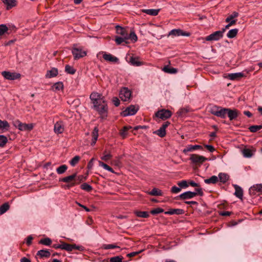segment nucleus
<instances>
[{
  "instance_id": "obj_36",
  "label": "nucleus",
  "mask_w": 262,
  "mask_h": 262,
  "mask_svg": "<svg viewBox=\"0 0 262 262\" xmlns=\"http://www.w3.org/2000/svg\"><path fill=\"white\" fill-rule=\"evenodd\" d=\"M219 181L218 177L215 176H212L209 179H205L204 182L206 184H215Z\"/></svg>"
},
{
  "instance_id": "obj_18",
  "label": "nucleus",
  "mask_w": 262,
  "mask_h": 262,
  "mask_svg": "<svg viewBox=\"0 0 262 262\" xmlns=\"http://www.w3.org/2000/svg\"><path fill=\"white\" fill-rule=\"evenodd\" d=\"M116 33L120 35L121 36L120 37H127V31H126V30L120 26H117L116 27Z\"/></svg>"
},
{
  "instance_id": "obj_61",
  "label": "nucleus",
  "mask_w": 262,
  "mask_h": 262,
  "mask_svg": "<svg viewBox=\"0 0 262 262\" xmlns=\"http://www.w3.org/2000/svg\"><path fill=\"white\" fill-rule=\"evenodd\" d=\"M12 124L15 127L18 128V129H19L20 127L21 122L19 120L16 119L13 121Z\"/></svg>"
},
{
  "instance_id": "obj_45",
  "label": "nucleus",
  "mask_w": 262,
  "mask_h": 262,
  "mask_svg": "<svg viewBox=\"0 0 262 262\" xmlns=\"http://www.w3.org/2000/svg\"><path fill=\"white\" fill-rule=\"evenodd\" d=\"M9 205L8 203H4L0 207V214L5 213L9 209Z\"/></svg>"
},
{
  "instance_id": "obj_44",
  "label": "nucleus",
  "mask_w": 262,
  "mask_h": 262,
  "mask_svg": "<svg viewBox=\"0 0 262 262\" xmlns=\"http://www.w3.org/2000/svg\"><path fill=\"white\" fill-rule=\"evenodd\" d=\"M68 166L66 165H62L56 169V172L58 174H61L66 171Z\"/></svg>"
},
{
  "instance_id": "obj_8",
  "label": "nucleus",
  "mask_w": 262,
  "mask_h": 262,
  "mask_svg": "<svg viewBox=\"0 0 262 262\" xmlns=\"http://www.w3.org/2000/svg\"><path fill=\"white\" fill-rule=\"evenodd\" d=\"M3 76L7 80H14L19 79L20 77V74L16 73H12L8 71H3L2 73Z\"/></svg>"
},
{
  "instance_id": "obj_15",
  "label": "nucleus",
  "mask_w": 262,
  "mask_h": 262,
  "mask_svg": "<svg viewBox=\"0 0 262 262\" xmlns=\"http://www.w3.org/2000/svg\"><path fill=\"white\" fill-rule=\"evenodd\" d=\"M202 146L199 145H188L183 150V152L186 154L188 152H190L198 149H202Z\"/></svg>"
},
{
  "instance_id": "obj_27",
  "label": "nucleus",
  "mask_w": 262,
  "mask_h": 262,
  "mask_svg": "<svg viewBox=\"0 0 262 262\" xmlns=\"http://www.w3.org/2000/svg\"><path fill=\"white\" fill-rule=\"evenodd\" d=\"M160 9H142L141 11L143 13H145L147 14L151 15V16H156L158 14L159 12Z\"/></svg>"
},
{
  "instance_id": "obj_51",
  "label": "nucleus",
  "mask_w": 262,
  "mask_h": 262,
  "mask_svg": "<svg viewBox=\"0 0 262 262\" xmlns=\"http://www.w3.org/2000/svg\"><path fill=\"white\" fill-rule=\"evenodd\" d=\"M7 138L4 135H0V147H3L7 143Z\"/></svg>"
},
{
  "instance_id": "obj_47",
  "label": "nucleus",
  "mask_w": 262,
  "mask_h": 262,
  "mask_svg": "<svg viewBox=\"0 0 262 262\" xmlns=\"http://www.w3.org/2000/svg\"><path fill=\"white\" fill-rule=\"evenodd\" d=\"M63 87V84L61 82H58L55 83L52 86V89L54 91H59L62 90Z\"/></svg>"
},
{
  "instance_id": "obj_43",
  "label": "nucleus",
  "mask_w": 262,
  "mask_h": 262,
  "mask_svg": "<svg viewBox=\"0 0 262 262\" xmlns=\"http://www.w3.org/2000/svg\"><path fill=\"white\" fill-rule=\"evenodd\" d=\"M99 165L102 167H103L105 170H108V171L111 172L112 173H114V171L113 169L112 168H111L110 166H109L106 164L103 163L101 161H99Z\"/></svg>"
},
{
  "instance_id": "obj_6",
  "label": "nucleus",
  "mask_w": 262,
  "mask_h": 262,
  "mask_svg": "<svg viewBox=\"0 0 262 262\" xmlns=\"http://www.w3.org/2000/svg\"><path fill=\"white\" fill-rule=\"evenodd\" d=\"M155 115L157 117L162 120H166L171 116L172 113L171 111L168 110L162 109L157 112Z\"/></svg>"
},
{
  "instance_id": "obj_7",
  "label": "nucleus",
  "mask_w": 262,
  "mask_h": 262,
  "mask_svg": "<svg viewBox=\"0 0 262 262\" xmlns=\"http://www.w3.org/2000/svg\"><path fill=\"white\" fill-rule=\"evenodd\" d=\"M61 249L65 250L69 252L72 251L73 250L82 251L83 250V247L81 246H76L75 244L71 245L62 242Z\"/></svg>"
},
{
  "instance_id": "obj_11",
  "label": "nucleus",
  "mask_w": 262,
  "mask_h": 262,
  "mask_svg": "<svg viewBox=\"0 0 262 262\" xmlns=\"http://www.w3.org/2000/svg\"><path fill=\"white\" fill-rule=\"evenodd\" d=\"M168 35L173 36H190V33L184 32L181 29H173L169 32Z\"/></svg>"
},
{
  "instance_id": "obj_56",
  "label": "nucleus",
  "mask_w": 262,
  "mask_h": 262,
  "mask_svg": "<svg viewBox=\"0 0 262 262\" xmlns=\"http://www.w3.org/2000/svg\"><path fill=\"white\" fill-rule=\"evenodd\" d=\"M123 257L121 256H117L111 257L110 259V262H122Z\"/></svg>"
},
{
  "instance_id": "obj_10",
  "label": "nucleus",
  "mask_w": 262,
  "mask_h": 262,
  "mask_svg": "<svg viewBox=\"0 0 262 262\" xmlns=\"http://www.w3.org/2000/svg\"><path fill=\"white\" fill-rule=\"evenodd\" d=\"M138 110V107H136L134 105H130L127 107L124 111H123L121 114L124 117L134 115L137 113Z\"/></svg>"
},
{
  "instance_id": "obj_49",
  "label": "nucleus",
  "mask_w": 262,
  "mask_h": 262,
  "mask_svg": "<svg viewBox=\"0 0 262 262\" xmlns=\"http://www.w3.org/2000/svg\"><path fill=\"white\" fill-rule=\"evenodd\" d=\"M65 71L67 73L72 75L74 74L76 72V70L74 69V68L69 64L66 66Z\"/></svg>"
},
{
  "instance_id": "obj_31",
  "label": "nucleus",
  "mask_w": 262,
  "mask_h": 262,
  "mask_svg": "<svg viewBox=\"0 0 262 262\" xmlns=\"http://www.w3.org/2000/svg\"><path fill=\"white\" fill-rule=\"evenodd\" d=\"M8 31L9 29L6 25H0V38L6 34H9Z\"/></svg>"
},
{
  "instance_id": "obj_48",
  "label": "nucleus",
  "mask_w": 262,
  "mask_h": 262,
  "mask_svg": "<svg viewBox=\"0 0 262 262\" xmlns=\"http://www.w3.org/2000/svg\"><path fill=\"white\" fill-rule=\"evenodd\" d=\"M80 188L82 190L86 191L88 192H90L93 189L92 187L90 185L86 183H84L81 184L80 186Z\"/></svg>"
},
{
  "instance_id": "obj_35",
  "label": "nucleus",
  "mask_w": 262,
  "mask_h": 262,
  "mask_svg": "<svg viewBox=\"0 0 262 262\" xmlns=\"http://www.w3.org/2000/svg\"><path fill=\"white\" fill-rule=\"evenodd\" d=\"M249 191L250 193H251L252 191H256V192L262 193V184L253 185L250 188Z\"/></svg>"
},
{
  "instance_id": "obj_20",
  "label": "nucleus",
  "mask_w": 262,
  "mask_h": 262,
  "mask_svg": "<svg viewBox=\"0 0 262 262\" xmlns=\"http://www.w3.org/2000/svg\"><path fill=\"white\" fill-rule=\"evenodd\" d=\"M129 62L130 64L134 66H141L144 64V62L139 61V58L138 57L132 56L130 58Z\"/></svg>"
},
{
  "instance_id": "obj_60",
  "label": "nucleus",
  "mask_w": 262,
  "mask_h": 262,
  "mask_svg": "<svg viewBox=\"0 0 262 262\" xmlns=\"http://www.w3.org/2000/svg\"><path fill=\"white\" fill-rule=\"evenodd\" d=\"M181 190V188L179 187H178L176 186H173L172 187L171 189V192L173 193H178L180 192Z\"/></svg>"
},
{
  "instance_id": "obj_55",
  "label": "nucleus",
  "mask_w": 262,
  "mask_h": 262,
  "mask_svg": "<svg viewBox=\"0 0 262 262\" xmlns=\"http://www.w3.org/2000/svg\"><path fill=\"white\" fill-rule=\"evenodd\" d=\"M102 248L104 249L107 250L111 249L120 248V247L114 244H105L103 245Z\"/></svg>"
},
{
  "instance_id": "obj_40",
  "label": "nucleus",
  "mask_w": 262,
  "mask_h": 262,
  "mask_svg": "<svg viewBox=\"0 0 262 262\" xmlns=\"http://www.w3.org/2000/svg\"><path fill=\"white\" fill-rule=\"evenodd\" d=\"M115 41L117 45H120L123 42L127 43V38L120 36H116L115 38Z\"/></svg>"
},
{
  "instance_id": "obj_28",
  "label": "nucleus",
  "mask_w": 262,
  "mask_h": 262,
  "mask_svg": "<svg viewBox=\"0 0 262 262\" xmlns=\"http://www.w3.org/2000/svg\"><path fill=\"white\" fill-rule=\"evenodd\" d=\"M37 255L41 258H48L50 256L51 253L48 250H40L37 252Z\"/></svg>"
},
{
  "instance_id": "obj_37",
  "label": "nucleus",
  "mask_w": 262,
  "mask_h": 262,
  "mask_svg": "<svg viewBox=\"0 0 262 262\" xmlns=\"http://www.w3.org/2000/svg\"><path fill=\"white\" fill-rule=\"evenodd\" d=\"M148 194L152 196H162L163 193L161 190L154 188L151 191L148 192Z\"/></svg>"
},
{
  "instance_id": "obj_26",
  "label": "nucleus",
  "mask_w": 262,
  "mask_h": 262,
  "mask_svg": "<svg viewBox=\"0 0 262 262\" xmlns=\"http://www.w3.org/2000/svg\"><path fill=\"white\" fill-rule=\"evenodd\" d=\"M3 2L7 5V9L9 10L12 7L15 6L17 4L16 0H2Z\"/></svg>"
},
{
  "instance_id": "obj_63",
  "label": "nucleus",
  "mask_w": 262,
  "mask_h": 262,
  "mask_svg": "<svg viewBox=\"0 0 262 262\" xmlns=\"http://www.w3.org/2000/svg\"><path fill=\"white\" fill-rule=\"evenodd\" d=\"M194 192L196 193V195H199L200 196H203L204 194L203 190L201 188H196Z\"/></svg>"
},
{
  "instance_id": "obj_24",
  "label": "nucleus",
  "mask_w": 262,
  "mask_h": 262,
  "mask_svg": "<svg viewBox=\"0 0 262 262\" xmlns=\"http://www.w3.org/2000/svg\"><path fill=\"white\" fill-rule=\"evenodd\" d=\"M34 125L32 123L26 124L21 123L19 130L21 131H30L33 128Z\"/></svg>"
},
{
  "instance_id": "obj_19",
  "label": "nucleus",
  "mask_w": 262,
  "mask_h": 262,
  "mask_svg": "<svg viewBox=\"0 0 262 262\" xmlns=\"http://www.w3.org/2000/svg\"><path fill=\"white\" fill-rule=\"evenodd\" d=\"M184 210L182 209H170L168 211L165 212V214L181 215L184 214Z\"/></svg>"
},
{
  "instance_id": "obj_22",
  "label": "nucleus",
  "mask_w": 262,
  "mask_h": 262,
  "mask_svg": "<svg viewBox=\"0 0 262 262\" xmlns=\"http://www.w3.org/2000/svg\"><path fill=\"white\" fill-rule=\"evenodd\" d=\"M98 128L95 127L92 133V139L91 145L93 146L95 144L98 137Z\"/></svg>"
},
{
  "instance_id": "obj_3",
  "label": "nucleus",
  "mask_w": 262,
  "mask_h": 262,
  "mask_svg": "<svg viewBox=\"0 0 262 262\" xmlns=\"http://www.w3.org/2000/svg\"><path fill=\"white\" fill-rule=\"evenodd\" d=\"M227 108L215 107L211 110V114L221 118H225L227 115Z\"/></svg>"
},
{
  "instance_id": "obj_21",
  "label": "nucleus",
  "mask_w": 262,
  "mask_h": 262,
  "mask_svg": "<svg viewBox=\"0 0 262 262\" xmlns=\"http://www.w3.org/2000/svg\"><path fill=\"white\" fill-rule=\"evenodd\" d=\"M255 150L254 149L244 148L242 150V153L244 157L251 158L255 152Z\"/></svg>"
},
{
  "instance_id": "obj_54",
  "label": "nucleus",
  "mask_w": 262,
  "mask_h": 262,
  "mask_svg": "<svg viewBox=\"0 0 262 262\" xmlns=\"http://www.w3.org/2000/svg\"><path fill=\"white\" fill-rule=\"evenodd\" d=\"M80 157L78 156H75L72 160L70 161V163L72 166H75L80 160Z\"/></svg>"
},
{
  "instance_id": "obj_17",
  "label": "nucleus",
  "mask_w": 262,
  "mask_h": 262,
  "mask_svg": "<svg viewBox=\"0 0 262 262\" xmlns=\"http://www.w3.org/2000/svg\"><path fill=\"white\" fill-rule=\"evenodd\" d=\"M10 129V124L6 120H0V130H2V133L8 131Z\"/></svg>"
},
{
  "instance_id": "obj_12",
  "label": "nucleus",
  "mask_w": 262,
  "mask_h": 262,
  "mask_svg": "<svg viewBox=\"0 0 262 262\" xmlns=\"http://www.w3.org/2000/svg\"><path fill=\"white\" fill-rule=\"evenodd\" d=\"M222 38L221 33L217 31L206 36L205 40L206 41H217Z\"/></svg>"
},
{
  "instance_id": "obj_42",
  "label": "nucleus",
  "mask_w": 262,
  "mask_h": 262,
  "mask_svg": "<svg viewBox=\"0 0 262 262\" xmlns=\"http://www.w3.org/2000/svg\"><path fill=\"white\" fill-rule=\"evenodd\" d=\"M136 216L139 217L147 218L149 217V213L147 211H136L135 212Z\"/></svg>"
},
{
  "instance_id": "obj_50",
  "label": "nucleus",
  "mask_w": 262,
  "mask_h": 262,
  "mask_svg": "<svg viewBox=\"0 0 262 262\" xmlns=\"http://www.w3.org/2000/svg\"><path fill=\"white\" fill-rule=\"evenodd\" d=\"M238 16V13L234 11L231 15H230L229 16H228L226 18L225 21H226V22H228L231 20H235L236 19H234V18H236Z\"/></svg>"
},
{
  "instance_id": "obj_62",
  "label": "nucleus",
  "mask_w": 262,
  "mask_h": 262,
  "mask_svg": "<svg viewBox=\"0 0 262 262\" xmlns=\"http://www.w3.org/2000/svg\"><path fill=\"white\" fill-rule=\"evenodd\" d=\"M112 164L118 167H119L121 165L120 159L118 158L117 159L113 160L112 161Z\"/></svg>"
},
{
  "instance_id": "obj_32",
  "label": "nucleus",
  "mask_w": 262,
  "mask_h": 262,
  "mask_svg": "<svg viewBox=\"0 0 262 262\" xmlns=\"http://www.w3.org/2000/svg\"><path fill=\"white\" fill-rule=\"evenodd\" d=\"M229 176L225 173H220L219 174L218 179H219L220 181L222 183H226L229 180Z\"/></svg>"
},
{
  "instance_id": "obj_39",
  "label": "nucleus",
  "mask_w": 262,
  "mask_h": 262,
  "mask_svg": "<svg viewBox=\"0 0 262 262\" xmlns=\"http://www.w3.org/2000/svg\"><path fill=\"white\" fill-rule=\"evenodd\" d=\"M190 111L189 107H184L181 108L177 113L179 116L183 117L185 116Z\"/></svg>"
},
{
  "instance_id": "obj_41",
  "label": "nucleus",
  "mask_w": 262,
  "mask_h": 262,
  "mask_svg": "<svg viewBox=\"0 0 262 262\" xmlns=\"http://www.w3.org/2000/svg\"><path fill=\"white\" fill-rule=\"evenodd\" d=\"M127 40L130 39L131 41H133V42H136L138 40V37H137V35L136 34V33L134 31L130 32L129 34H128L127 33Z\"/></svg>"
},
{
  "instance_id": "obj_16",
  "label": "nucleus",
  "mask_w": 262,
  "mask_h": 262,
  "mask_svg": "<svg viewBox=\"0 0 262 262\" xmlns=\"http://www.w3.org/2000/svg\"><path fill=\"white\" fill-rule=\"evenodd\" d=\"M103 58L105 60L113 63L118 62L119 60L117 57L105 52L103 54Z\"/></svg>"
},
{
  "instance_id": "obj_34",
  "label": "nucleus",
  "mask_w": 262,
  "mask_h": 262,
  "mask_svg": "<svg viewBox=\"0 0 262 262\" xmlns=\"http://www.w3.org/2000/svg\"><path fill=\"white\" fill-rule=\"evenodd\" d=\"M163 71L165 73L169 74H175L177 73L178 70L176 68L170 67L168 66H165L163 68Z\"/></svg>"
},
{
  "instance_id": "obj_57",
  "label": "nucleus",
  "mask_w": 262,
  "mask_h": 262,
  "mask_svg": "<svg viewBox=\"0 0 262 262\" xmlns=\"http://www.w3.org/2000/svg\"><path fill=\"white\" fill-rule=\"evenodd\" d=\"M178 185L181 188H187L188 186L187 182L186 180H182L178 183Z\"/></svg>"
},
{
  "instance_id": "obj_9",
  "label": "nucleus",
  "mask_w": 262,
  "mask_h": 262,
  "mask_svg": "<svg viewBox=\"0 0 262 262\" xmlns=\"http://www.w3.org/2000/svg\"><path fill=\"white\" fill-rule=\"evenodd\" d=\"M196 195V193L192 191L185 192L176 198V200H185L190 199Z\"/></svg>"
},
{
  "instance_id": "obj_14",
  "label": "nucleus",
  "mask_w": 262,
  "mask_h": 262,
  "mask_svg": "<svg viewBox=\"0 0 262 262\" xmlns=\"http://www.w3.org/2000/svg\"><path fill=\"white\" fill-rule=\"evenodd\" d=\"M227 115H228L230 120L231 121L236 119L239 115V112L235 109L231 110L230 108H228Z\"/></svg>"
},
{
  "instance_id": "obj_23",
  "label": "nucleus",
  "mask_w": 262,
  "mask_h": 262,
  "mask_svg": "<svg viewBox=\"0 0 262 262\" xmlns=\"http://www.w3.org/2000/svg\"><path fill=\"white\" fill-rule=\"evenodd\" d=\"M58 72L56 68H52L51 70L48 71L46 75V77L47 78H51L55 77L58 75Z\"/></svg>"
},
{
  "instance_id": "obj_4",
  "label": "nucleus",
  "mask_w": 262,
  "mask_h": 262,
  "mask_svg": "<svg viewBox=\"0 0 262 262\" xmlns=\"http://www.w3.org/2000/svg\"><path fill=\"white\" fill-rule=\"evenodd\" d=\"M189 159L192 163L195 165H201L207 160L205 157L196 154H191Z\"/></svg>"
},
{
  "instance_id": "obj_52",
  "label": "nucleus",
  "mask_w": 262,
  "mask_h": 262,
  "mask_svg": "<svg viewBox=\"0 0 262 262\" xmlns=\"http://www.w3.org/2000/svg\"><path fill=\"white\" fill-rule=\"evenodd\" d=\"M262 128V125H252L249 127V130L252 133H255Z\"/></svg>"
},
{
  "instance_id": "obj_58",
  "label": "nucleus",
  "mask_w": 262,
  "mask_h": 262,
  "mask_svg": "<svg viewBox=\"0 0 262 262\" xmlns=\"http://www.w3.org/2000/svg\"><path fill=\"white\" fill-rule=\"evenodd\" d=\"M164 212V210L161 208H156L151 210L150 213L152 214H157Z\"/></svg>"
},
{
  "instance_id": "obj_13",
  "label": "nucleus",
  "mask_w": 262,
  "mask_h": 262,
  "mask_svg": "<svg viewBox=\"0 0 262 262\" xmlns=\"http://www.w3.org/2000/svg\"><path fill=\"white\" fill-rule=\"evenodd\" d=\"M54 132L56 134H61L64 131V124L62 121H57L54 125Z\"/></svg>"
},
{
  "instance_id": "obj_64",
  "label": "nucleus",
  "mask_w": 262,
  "mask_h": 262,
  "mask_svg": "<svg viewBox=\"0 0 262 262\" xmlns=\"http://www.w3.org/2000/svg\"><path fill=\"white\" fill-rule=\"evenodd\" d=\"M113 103H114V104L116 106H118L120 104V100L118 98H117V97H114L113 98Z\"/></svg>"
},
{
  "instance_id": "obj_53",
  "label": "nucleus",
  "mask_w": 262,
  "mask_h": 262,
  "mask_svg": "<svg viewBox=\"0 0 262 262\" xmlns=\"http://www.w3.org/2000/svg\"><path fill=\"white\" fill-rule=\"evenodd\" d=\"M51 243H52L51 239L48 237L41 239L39 242V244H42L44 245H46V246L50 245L51 244Z\"/></svg>"
},
{
  "instance_id": "obj_30",
  "label": "nucleus",
  "mask_w": 262,
  "mask_h": 262,
  "mask_svg": "<svg viewBox=\"0 0 262 262\" xmlns=\"http://www.w3.org/2000/svg\"><path fill=\"white\" fill-rule=\"evenodd\" d=\"M235 188V195L239 199H242L243 196V191L241 187L237 185H234Z\"/></svg>"
},
{
  "instance_id": "obj_5",
  "label": "nucleus",
  "mask_w": 262,
  "mask_h": 262,
  "mask_svg": "<svg viewBox=\"0 0 262 262\" xmlns=\"http://www.w3.org/2000/svg\"><path fill=\"white\" fill-rule=\"evenodd\" d=\"M131 94V92L128 88H123L120 91L119 97L122 101H127L130 100Z\"/></svg>"
},
{
  "instance_id": "obj_25",
  "label": "nucleus",
  "mask_w": 262,
  "mask_h": 262,
  "mask_svg": "<svg viewBox=\"0 0 262 262\" xmlns=\"http://www.w3.org/2000/svg\"><path fill=\"white\" fill-rule=\"evenodd\" d=\"M244 75L243 73H235L229 74L228 75V77L230 80H234L239 79V78L243 77Z\"/></svg>"
},
{
  "instance_id": "obj_33",
  "label": "nucleus",
  "mask_w": 262,
  "mask_h": 262,
  "mask_svg": "<svg viewBox=\"0 0 262 262\" xmlns=\"http://www.w3.org/2000/svg\"><path fill=\"white\" fill-rule=\"evenodd\" d=\"M132 128L130 126H125L120 130V135L123 138H125L127 135L128 130Z\"/></svg>"
},
{
  "instance_id": "obj_29",
  "label": "nucleus",
  "mask_w": 262,
  "mask_h": 262,
  "mask_svg": "<svg viewBox=\"0 0 262 262\" xmlns=\"http://www.w3.org/2000/svg\"><path fill=\"white\" fill-rule=\"evenodd\" d=\"M76 173H74L71 176H69L62 178L60 180V181L64 183H70L71 182L76 181Z\"/></svg>"
},
{
  "instance_id": "obj_38",
  "label": "nucleus",
  "mask_w": 262,
  "mask_h": 262,
  "mask_svg": "<svg viewBox=\"0 0 262 262\" xmlns=\"http://www.w3.org/2000/svg\"><path fill=\"white\" fill-rule=\"evenodd\" d=\"M238 31V30L237 29H231L227 34V36L229 38H233L237 35Z\"/></svg>"
},
{
  "instance_id": "obj_1",
  "label": "nucleus",
  "mask_w": 262,
  "mask_h": 262,
  "mask_svg": "<svg viewBox=\"0 0 262 262\" xmlns=\"http://www.w3.org/2000/svg\"><path fill=\"white\" fill-rule=\"evenodd\" d=\"M94 109L97 111L101 116L102 118H105L107 116V105L103 97L97 92H93L90 97Z\"/></svg>"
},
{
  "instance_id": "obj_59",
  "label": "nucleus",
  "mask_w": 262,
  "mask_h": 262,
  "mask_svg": "<svg viewBox=\"0 0 262 262\" xmlns=\"http://www.w3.org/2000/svg\"><path fill=\"white\" fill-rule=\"evenodd\" d=\"M112 157V155L110 154H105V152L104 153V155L101 158V159L105 161H106L110 160Z\"/></svg>"
},
{
  "instance_id": "obj_46",
  "label": "nucleus",
  "mask_w": 262,
  "mask_h": 262,
  "mask_svg": "<svg viewBox=\"0 0 262 262\" xmlns=\"http://www.w3.org/2000/svg\"><path fill=\"white\" fill-rule=\"evenodd\" d=\"M154 134L158 135L159 137L163 138L166 135V130L163 129L161 127L160 128L154 132Z\"/></svg>"
},
{
  "instance_id": "obj_2",
  "label": "nucleus",
  "mask_w": 262,
  "mask_h": 262,
  "mask_svg": "<svg viewBox=\"0 0 262 262\" xmlns=\"http://www.w3.org/2000/svg\"><path fill=\"white\" fill-rule=\"evenodd\" d=\"M72 53L75 60L83 57L86 55L85 51H83L81 48L77 47L75 45L73 47Z\"/></svg>"
}]
</instances>
